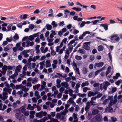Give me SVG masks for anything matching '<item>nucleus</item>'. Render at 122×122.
<instances>
[{
	"mask_svg": "<svg viewBox=\"0 0 122 122\" xmlns=\"http://www.w3.org/2000/svg\"><path fill=\"white\" fill-rule=\"evenodd\" d=\"M65 89L64 87H61L59 89V91L61 93H62L65 90Z\"/></svg>",
	"mask_w": 122,
	"mask_h": 122,
	"instance_id": "nucleus-35",
	"label": "nucleus"
},
{
	"mask_svg": "<svg viewBox=\"0 0 122 122\" xmlns=\"http://www.w3.org/2000/svg\"><path fill=\"white\" fill-rule=\"evenodd\" d=\"M93 65L92 64H90L89 65V68L91 70H92L93 69Z\"/></svg>",
	"mask_w": 122,
	"mask_h": 122,
	"instance_id": "nucleus-60",
	"label": "nucleus"
},
{
	"mask_svg": "<svg viewBox=\"0 0 122 122\" xmlns=\"http://www.w3.org/2000/svg\"><path fill=\"white\" fill-rule=\"evenodd\" d=\"M102 94L101 93H99V94H98L97 96L96 97L97 98H100L102 96Z\"/></svg>",
	"mask_w": 122,
	"mask_h": 122,
	"instance_id": "nucleus-46",
	"label": "nucleus"
},
{
	"mask_svg": "<svg viewBox=\"0 0 122 122\" xmlns=\"http://www.w3.org/2000/svg\"><path fill=\"white\" fill-rule=\"evenodd\" d=\"M104 65V63L102 62H100L99 63H96L95 64L94 67L96 68V66H97L98 67H101Z\"/></svg>",
	"mask_w": 122,
	"mask_h": 122,
	"instance_id": "nucleus-4",
	"label": "nucleus"
},
{
	"mask_svg": "<svg viewBox=\"0 0 122 122\" xmlns=\"http://www.w3.org/2000/svg\"><path fill=\"white\" fill-rule=\"evenodd\" d=\"M86 95V94L85 93L81 94L80 93H79L78 94V95L80 97H85Z\"/></svg>",
	"mask_w": 122,
	"mask_h": 122,
	"instance_id": "nucleus-28",
	"label": "nucleus"
},
{
	"mask_svg": "<svg viewBox=\"0 0 122 122\" xmlns=\"http://www.w3.org/2000/svg\"><path fill=\"white\" fill-rule=\"evenodd\" d=\"M100 26L103 27L105 30H107L108 29V25L107 24H102L100 25Z\"/></svg>",
	"mask_w": 122,
	"mask_h": 122,
	"instance_id": "nucleus-7",
	"label": "nucleus"
},
{
	"mask_svg": "<svg viewBox=\"0 0 122 122\" xmlns=\"http://www.w3.org/2000/svg\"><path fill=\"white\" fill-rule=\"evenodd\" d=\"M97 98L96 97H92L91 99V101H96V100Z\"/></svg>",
	"mask_w": 122,
	"mask_h": 122,
	"instance_id": "nucleus-63",
	"label": "nucleus"
},
{
	"mask_svg": "<svg viewBox=\"0 0 122 122\" xmlns=\"http://www.w3.org/2000/svg\"><path fill=\"white\" fill-rule=\"evenodd\" d=\"M22 66L21 65H19L18 66H16V69L15 70V71H18V72L20 71V70L21 69Z\"/></svg>",
	"mask_w": 122,
	"mask_h": 122,
	"instance_id": "nucleus-13",
	"label": "nucleus"
},
{
	"mask_svg": "<svg viewBox=\"0 0 122 122\" xmlns=\"http://www.w3.org/2000/svg\"><path fill=\"white\" fill-rule=\"evenodd\" d=\"M13 38L14 39H12V40L14 41H15V40H17L19 38V36L16 33L13 36Z\"/></svg>",
	"mask_w": 122,
	"mask_h": 122,
	"instance_id": "nucleus-11",
	"label": "nucleus"
},
{
	"mask_svg": "<svg viewBox=\"0 0 122 122\" xmlns=\"http://www.w3.org/2000/svg\"><path fill=\"white\" fill-rule=\"evenodd\" d=\"M75 58L76 60H80L82 59V57L81 56L77 55L75 56Z\"/></svg>",
	"mask_w": 122,
	"mask_h": 122,
	"instance_id": "nucleus-24",
	"label": "nucleus"
},
{
	"mask_svg": "<svg viewBox=\"0 0 122 122\" xmlns=\"http://www.w3.org/2000/svg\"><path fill=\"white\" fill-rule=\"evenodd\" d=\"M64 15L65 16V18H67V15L68 14L70 13V11L67 10H64Z\"/></svg>",
	"mask_w": 122,
	"mask_h": 122,
	"instance_id": "nucleus-10",
	"label": "nucleus"
},
{
	"mask_svg": "<svg viewBox=\"0 0 122 122\" xmlns=\"http://www.w3.org/2000/svg\"><path fill=\"white\" fill-rule=\"evenodd\" d=\"M23 15H22L19 16V19L20 20H21L22 19H25L26 18L27 16H28L29 15L26 14H25L23 15Z\"/></svg>",
	"mask_w": 122,
	"mask_h": 122,
	"instance_id": "nucleus-9",
	"label": "nucleus"
},
{
	"mask_svg": "<svg viewBox=\"0 0 122 122\" xmlns=\"http://www.w3.org/2000/svg\"><path fill=\"white\" fill-rule=\"evenodd\" d=\"M35 27V26L33 24H30L29 25V27L31 30L33 29Z\"/></svg>",
	"mask_w": 122,
	"mask_h": 122,
	"instance_id": "nucleus-29",
	"label": "nucleus"
},
{
	"mask_svg": "<svg viewBox=\"0 0 122 122\" xmlns=\"http://www.w3.org/2000/svg\"><path fill=\"white\" fill-rule=\"evenodd\" d=\"M81 98H79L76 101V102L78 104L80 103L81 101Z\"/></svg>",
	"mask_w": 122,
	"mask_h": 122,
	"instance_id": "nucleus-57",
	"label": "nucleus"
},
{
	"mask_svg": "<svg viewBox=\"0 0 122 122\" xmlns=\"http://www.w3.org/2000/svg\"><path fill=\"white\" fill-rule=\"evenodd\" d=\"M99 21L98 20H96L94 21H92L91 22L93 23L92 25H95L97 23V22H98Z\"/></svg>",
	"mask_w": 122,
	"mask_h": 122,
	"instance_id": "nucleus-38",
	"label": "nucleus"
},
{
	"mask_svg": "<svg viewBox=\"0 0 122 122\" xmlns=\"http://www.w3.org/2000/svg\"><path fill=\"white\" fill-rule=\"evenodd\" d=\"M7 66L6 65H5L3 66V67L2 68V69L3 71H6L7 69Z\"/></svg>",
	"mask_w": 122,
	"mask_h": 122,
	"instance_id": "nucleus-31",
	"label": "nucleus"
},
{
	"mask_svg": "<svg viewBox=\"0 0 122 122\" xmlns=\"http://www.w3.org/2000/svg\"><path fill=\"white\" fill-rule=\"evenodd\" d=\"M51 54L52 56L55 55L56 54V52L54 50H52L51 51Z\"/></svg>",
	"mask_w": 122,
	"mask_h": 122,
	"instance_id": "nucleus-50",
	"label": "nucleus"
},
{
	"mask_svg": "<svg viewBox=\"0 0 122 122\" xmlns=\"http://www.w3.org/2000/svg\"><path fill=\"white\" fill-rule=\"evenodd\" d=\"M118 35L117 34H114L108 38H110V40H108L110 41L111 40L112 41H118L120 40V38L119 37H118Z\"/></svg>",
	"mask_w": 122,
	"mask_h": 122,
	"instance_id": "nucleus-1",
	"label": "nucleus"
},
{
	"mask_svg": "<svg viewBox=\"0 0 122 122\" xmlns=\"http://www.w3.org/2000/svg\"><path fill=\"white\" fill-rule=\"evenodd\" d=\"M90 43L91 42H90L84 43V44L82 46L83 48L86 50H90V47L89 46H88V45H90Z\"/></svg>",
	"mask_w": 122,
	"mask_h": 122,
	"instance_id": "nucleus-2",
	"label": "nucleus"
},
{
	"mask_svg": "<svg viewBox=\"0 0 122 122\" xmlns=\"http://www.w3.org/2000/svg\"><path fill=\"white\" fill-rule=\"evenodd\" d=\"M78 51L82 54H84L86 53V51L85 50L83 49H81L79 48Z\"/></svg>",
	"mask_w": 122,
	"mask_h": 122,
	"instance_id": "nucleus-21",
	"label": "nucleus"
},
{
	"mask_svg": "<svg viewBox=\"0 0 122 122\" xmlns=\"http://www.w3.org/2000/svg\"><path fill=\"white\" fill-rule=\"evenodd\" d=\"M40 84H38L37 85H36L34 86H33V89L34 90H36V89H38L40 87Z\"/></svg>",
	"mask_w": 122,
	"mask_h": 122,
	"instance_id": "nucleus-18",
	"label": "nucleus"
},
{
	"mask_svg": "<svg viewBox=\"0 0 122 122\" xmlns=\"http://www.w3.org/2000/svg\"><path fill=\"white\" fill-rule=\"evenodd\" d=\"M61 85L62 86H65V88L67 89H68L69 88V84L67 82L61 83Z\"/></svg>",
	"mask_w": 122,
	"mask_h": 122,
	"instance_id": "nucleus-6",
	"label": "nucleus"
},
{
	"mask_svg": "<svg viewBox=\"0 0 122 122\" xmlns=\"http://www.w3.org/2000/svg\"><path fill=\"white\" fill-rule=\"evenodd\" d=\"M85 24V21H82V22L81 23L80 25V27L81 28L83 27L84 26Z\"/></svg>",
	"mask_w": 122,
	"mask_h": 122,
	"instance_id": "nucleus-47",
	"label": "nucleus"
},
{
	"mask_svg": "<svg viewBox=\"0 0 122 122\" xmlns=\"http://www.w3.org/2000/svg\"><path fill=\"white\" fill-rule=\"evenodd\" d=\"M113 100H111L108 104V106L109 107H111V106H112L113 105Z\"/></svg>",
	"mask_w": 122,
	"mask_h": 122,
	"instance_id": "nucleus-52",
	"label": "nucleus"
},
{
	"mask_svg": "<svg viewBox=\"0 0 122 122\" xmlns=\"http://www.w3.org/2000/svg\"><path fill=\"white\" fill-rule=\"evenodd\" d=\"M10 87H12L13 89H14L15 88V86L14 85V84L12 83H11L10 84Z\"/></svg>",
	"mask_w": 122,
	"mask_h": 122,
	"instance_id": "nucleus-51",
	"label": "nucleus"
},
{
	"mask_svg": "<svg viewBox=\"0 0 122 122\" xmlns=\"http://www.w3.org/2000/svg\"><path fill=\"white\" fill-rule=\"evenodd\" d=\"M24 114L25 115V116H28L29 115V112L27 111L26 112H25L24 113Z\"/></svg>",
	"mask_w": 122,
	"mask_h": 122,
	"instance_id": "nucleus-44",
	"label": "nucleus"
},
{
	"mask_svg": "<svg viewBox=\"0 0 122 122\" xmlns=\"http://www.w3.org/2000/svg\"><path fill=\"white\" fill-rule=\"evenodd\" d=\"M69 102L71 104L73 103V102H74L73 100V98L72 97H71L70 98L68 101H67V103H68V102Z\"/></svg>",
	"mask_w": 122,
	"mask_h": 122,
	"instance_id": "nucleus-33",
	"label": "nucleus"
},
{
	"mask_svg": "<svg viewBox=\"0 0 122 122\" xmlns=\"http://www.w3.org/2000/svg\"><path fill=\"white\" fill-rule=\"evenodd\" d=\"M100 85V84L99 83H96L93 85V86L94 87H98Z\"/></svg>",
	"mask_w": 122,
	"mask_h": 122,
	"instance_id": "nucleus-40",
	"label": "nucleus"
},
{
	"mask_svg": "<svg viewBox=\"0 0 122 122\" xmlns=\"http://www.w3.org/2000/svg\"><path fill=\"white\" fill-rule=\"evenodd\" d=\"M113 108L111 107H108L105 109V112H111V111H113Z\"/></svg>",
	"mask_w": 122,
	"mask_h": 122,
	"instance_id": "nucleus-5",
	"label": "nucleus"
},
{
	"mask_svg": "<svg viewBox=\"0 0 122 122\" xmlns=\"http://www.w3.org/2000/svg\"><path fill=\"white\" fill-rule=\"evenodd\" d=\"M51 61L50 60H47L46 62V68L50 67L51 66V64L50 63Z\"/></svg>",
	"mask_w": 122,
	"mask_h": 122,
	"instance_id": "nucleus-8",
	"label": "nucleus"
},
{
	"mask_svg": "<svg viewBox=\"0 0 122 122\" xmlns=\"http://www.w3.org/2000/svg\"><path fill=\"white\" fill-rule=\"evenodd\" d=\"M87 71V70L86 68L84 67L83 68L82 70V73L84 74H86Z\"/></svg>",
	"mask_w": 122,
	"mask_h": 122,
	"instance_id": "nucleus-22",
	"label": "nucleus"
},
{
	"mask_svg": "<svg viewBox=\"0 0 122 122\" xmlns=\"http://www.w3.org/2000/svg\"><path fill=\"white\" fill-rule=\"evenodd\" d=\"M117 88L116 87L113 88L112 89L111 92L112 93H114L117 91Z\"/></svg>",
	"mask_w": 122,
	"mask_h": 122,
	"instance_id": "nucleus-37",
	"label": "nucleus"
},
{
	"mask_svg": "<svg viewBox=\"0 0 122 122\" xmlns=\"http://www.w3.org/2000/svg\"><path fill=\"white\" fill-rule=\"evenodd\" d=\"M69 94L71 96L73 95L72 93L73 91L72 90L70 89H69Z\"/></svg>",
	"mask_w": 122,
	"mask_h": 122,
	"instance_id": "nucleus-39",
	"label": "nucleus"
},
{
	"mask_svg": "<svg viewBox=\"0 0 122 122\" xmlns=\"http://www.w3.org/2000/svg\"><path fill=\"white\" fill-rule=\"evenodd\" d=\"M24 116L21 114L20 112L17 113L15 115V117L17 119L19 120H22L23 119L22 117Z\"/></svg>",
	"mask_w": 122,
	"mask_h": 122,
	"instance_id": "nucleus-3",
	"label": "nucleus"
},
{
	"mask_svg": "<svg viewBox=\"0 0 122 122\" xmlns=\"http://www.w3.org/2000/svg\"><path fill=\"white\" fill-rule=\"evenodd\" d=\"M111 119L112 122H115L117 120V119L114 117H111Z\"/></svg>",
	"mask_w": 122,
	"mask_h": 122,
	"instance_id": "nucleus-34",
	"label": "nucleus"
},
{
	"mask_svg": "<svg viewBox=\"0 0 122 122\" xmlns=\"http://www.w3.org/2000/svg\"><path fill=\"white\" fill-rule=\"evenodd\" d=\"M69 46V47L68 48V50H69L70 51V52H71L72 50V49L73 47V46L70 45Z\"/></svg>",
	"mask_w": 122,
	"mask_h": 122,
	"instance_id": "nucleus-25",
	"label": "nucleus"
},
{
	"mask_svg": "<svg viewBox=\"0 0 122 122\" xmlns=\"http://www.w3.org/2000/svg\"><path fill=\"white\" fill-rule=\"evenodd\" d=\"M32 100L34 103H36L37 102V100L35 97H33L32 98Z\"/></svg>",
	"mask_w": 122,
	"mask_h": 122,
	"instance_id": "nucleus-56",
	"label": "nucleus"
},
{
	"mask_svg": "<svg viewBox=\"0 0 122 122\" xmlns=\"http://www.w3.org/2000/svg\"><path fill=\"white\" fill-rule=\"evenodd\" d=\"M64 25V21H62L59 24V26H63Z\"/></svg>",
	"mask_w": 122,
	"mask_h": 122,
	"instance_id": "nucleus-58",
	"label": "nucleus"
},
{
	"mask_svg": "<svg viewBox=\"0 0 122 122\" xmlns=\"http://www.w3.org/2000/svg\"><path fill=\"white\" fill-rule=\"evenodd\" d=\"M90 60L92 61H93L95 59L93 55H92L90 56Z\"/></svg>",
	"mask_w": 122,
	"mask_h": 122,
	"instance_id": "nucleus-53",
	"label": "nucleus"
},
{
	"mask_svg": "<svg viewBox=\"0 0 122 122\" xmlns=\"http://www.w3.org/2000/svg\"><path fill=\"white\" fill-rule=\"evenodd\" d=\"M111 69L110 66H109L107 68V71H106V75L107 76V75L111 72Z\"/></svg>",
	"mask_w": 122,
	"mask_h": 122,
	"instance_id": "nucleus-14",
	"label": "nucleus"
},
{
	"mask_svg": "<svg viewBox=\"0 0 122 122\" xmlns=\"http://www.w3.org/2000/svg\"><path fill=\"white\" fill-rule=\"evenodd\" d=\"M26 111V109L24 107L22 106L21 107V111L22 113H24Z\"/></svg>",
	"mask_w": 122,
	"mask_h": 122,
	"instance_id": "nucleus-27",
	"label": "nucleus"
},
{
	"mask_svg": "<svg viewBox=\"0 0 122 122\" xmlns=\"http://www.w3.org/2000/svg\"><path fill=\"white\" fill-rule=\"evenodd\" d=\"M40 38L43 41H44L45 40V39L44 38V37L43 36V34H41L40 35Z\"/></svg>",
	"mask_w": 122,
	"mask_h": 122,
	"instance_id": "nucleus-41",
	"label": "nucleus"
},
{
	"mask_svg": "<svg viewBox=\"0 0 122 122\" xmlns=\"http://www.w3.org/2000/svg\"><path fill=\"white\" fill-rule=\"evenodd\" d=\"M90 103L92 105L95 106L97 105V104L96 102H94L92 101H91L90 102Z\"/></svg>",
	"mask_w": 122,
	"mask_h": 122,
	"instance_id": "nucleus-26",
	"label": "nucleus"
},
{
	"mask_svg": "<svg viewBox=\"0 0 122 122\" xmlns=\"http://www.w3.org/2000/svg\"><path fill=\"white\" fill-rule=\"evenodd\" d=\"M51 24L53 26V27L55 28L57 26V24L56 23L55 21H53L52 22Z\"/></svg>",
	"mask_w": 122,
	"mask_h": 122,
	"instance_id": "nucleus-23",
	"label": "nucleus"
},
{
	"mask_svg": "<svg viewBox=\"0 0 122 122\" xmlns=\"http://www.w3.org/2000/svg\"><path fill=\"white\" fill-rule=\"evenodd\" d=\"M7 107V106L5 104H4L3 107V108H0V110L4 111Z\"/></svg>",
	"mask_w": 122,
	"mask_h": 122,
	"instance_id": "nucleus-49",
	"label": "nucleus"
},
{
	"mask_svg": "<svg viewBox=\"0 0 122 122\" xmlns=\"http://www.w3.org/2000/svg\"><path fill=\"white\" fill-rule=\"evenodd\" d=\"M67 38H64V39L62 40V43L64 42L65 44H66V42L67 40Z\"/></svg>",
	"mask_w": 122,
	"mask_h": 122,
	"instance_id": "nucleus-61",
	"label": "nucleus"
},
{
	"mask_svg": "<svg viewBox=\"0 0 122 122\" xmlns=\"http://www.w3.org/2000/svg\"><path fill=\"white\" fill-rule=\"evenodd\" d=\"M56 74L58 76L61 77H63V78H66L67 76V75L66 74L64 76H63L61 74L58 73H56Z\"/></svg>",
	"mask_w": 122,
	"mask_h": 122,
	"instance_id": "nucleus-20",
	"label": "nucleus"
},
{
	"mask_svg": "<svg viewBox=\"0 0 122 122\" xmlns=\"http://www.w3.org/2000/svg\"><path fill=\"white\" fill-rule=\"evenodd\" d=\"M108 99H106L103 101V104L105 105L107 104V102L108 101Z\"/></svg>",
	"mask_w": 122,
	"mask_h": 122,
	"instance_id": "nucleus-45",
	"label": "nucleus"
},
{
	"mask_svg": "<svg viewBox=\"0 0 122 122\" xmlns=\"http://www.w3.org/2000/svg\"><path fill=\"white\" fill-rule=\"evenodd\" d=\"M88 96L89 97H90L91 96H95L94 93L93 92L89 91L88 94Z\"/></svg>",
	"mask_w": 122,
	"mask_h": 122,
	"instance_id": "nucleus-17",
	"label": "nucleus"
},
{
	"mask_svg": "<svg viewBox=\"0 0 122 122\" xmlns=\"http://www.w3.org/2000/svg\"><path fill=\"white\" fill-rule=\"evenodd\" d=\"M40 12L39 10L38 9H37L36 10L34 11L33 13L34 14H38Z\"/></svg>",
	"mask_w": 122,
	"mask_h": 122,
	"instance_id": "nucleus-48",
	"label": "nucleus"
},
{
	"mask_svg": "<svg viewBox=\"0 0 122 122\" xmlns=\"http://www.w3.org/2000/svg\"><path fill=\"white\" fill-rule=\"evenodd\" d=\"M120 75L119 73H117L116 74V76H113V78L114 79H116L118 78V77L120 76Z\"/></svg>",
	"mask_w": 122,
	"mask_h": 122,
	"instance_id": "nucleus-15",
	"label": "nucleus"
},
{
	"mask_svg": "<svg viewBox=\"0 0 122 122\" xmlns=\"http://www.w3.org/2000/svg\"><path fill=\"white\" fill-rule=\"evenodd\" d=\"M51 122H59V121L56 119H54L52 118L51 119Z\"/></svg>",
	"mask_w": 122,
	"mask_h": 122,
	"instance_id": "nucleus-42",
	"label": "nucleus"
},
{
	"mask_svg": "<svg viewBox=\"0 0 122 122\" xmlns=\"http://www.w3.org/2000/svg\"><path fill=\"white\" fill-rule=\"evenodd\" d=\"M25 51H24L22 52H21V55H24V57H27L29 56V55L25 53Z\"/></svg>",
	"mask_w": 122,
	"mask_h": 122,
	"instance_id": "nucleus-19",
	"label": "nucleus"
},
{
	"mask_svg": "<svg viewBox=\"0 0 122 122\" xmlns=\"http://www.w3.org/2000/svg\"><path fill=\"white\" fill-rule=\"evenodd\" d=\"M45 27L47 29V30H49L51 29L52 26L51 25L47 24H46V26H45Z\"/></svg>",
	"mask_w": 122,
	"mask_h": 122,
	"instance_id": "nucleus-12",
	"label": "nucleus"
},
{
	"mask_svg": "<svg viewBox=\"0 0 122 122\" xmlns=\"http://www.w3.org/2000/svg\"><path fill=\"white\" fill-rule=\"evenodd\" d=\"M89 85V83H88L83 82L81 86L82 87H84L86 86H88Z\"/></svg>",
	"mask_w": 122,
	"mask_h": 122,
	"instance_id": "nucleus-36",
	"label": "nucleus"
},
{
	"mask_svg": "<svg viewBox=\"0 0 122 122\" xmlns=\"http://www.w3.org/2000/svg\"><path fill=\"white\" fill-rule=\"evenodd\" d=\"M104 48L102 45H100L98 46L97 47V49L99 51H102L104 49Z\"/></svg>",
	"mask_w": 122,
	"mask_h": 122,
	"instance_id": "nucleus-16",
	"label": "nucleus"
},
{
	"mask_svg": "<svg viewBox=\"0 0 122 122\" xmlns=\"http://www.w3.org/2000/svg\"><path fill=\"white\" fill-rule=\"evenodd\" d=\"M122 81L121 79L119 80L116 82L115 84L117 85H119L120 84L122 83Z\"/></svg>",
	"mask_w": 122,
	"mask_h": 122,
	"instance_id": "nucleus-30",
	"label": "nucleus"
},
{
	"mask_svg": "<svg viewBox=\"0 0 122 122\" xmlns=\"http://www.w3.org/2000/svg\"><path fill=\"white\" fill-rule=\"evenodd\" d=\"M88 90V88L87 87H85L83 89V92H86Z\"/></svg>",
	"mask_w": 122,
	"mask_h": 122,
	"instance_id": "nucleus-55",
	"label": "nucleus"
},
{
	"mask_svg": "<svg viewBox=\"0 0 122 122\" xmlns=\"http://www.w3.org/2000/svg\"><path fill=\"white\" fill-rule=\"evenodd\" d=\"M73 116L74 119H76L77 118V114L75 113H73Z\"/></svg>",
	"mask_w": 122,
	"mask_h": 122,
	"instance_id": "nucleus-59",
	"label": "nucleus"
},
{
	"mask_svg": "<svg viewBox=\"0 0 122 122\" xmlns=\"http://www.w3.org/2000/svg\"><path fill=\"white\" fill-rule=\"evenodd\" d=\"M76 71L77 74L80 75L79 70L78 68L76 67Z\"/></svg>",
	"mask_w": 122,
	"mask_h": 122,
	"instance_id": "nucleus-54",
	"label": "nucleus"
},
{
	"mask_svg": "<svg viewBox=\"0 0 122 122\" xmlns=\"http://www.w3.org/2000/svg\"><path fill=\"white\" fill-rule=\"evenodd\" d=\"M107 97V96L105 95H104L101 98V100L102 101L104 99H105Z\"/></svg>",
	"mask_w": 122,
	"mask_h": 122,
	"instance_id": "nucleus-64",
	"label": "nucleus"
},
{
	"mask_svg": "<svg viewBox=\"0 0 122 122\" xmlns=\"http://www.w3.org/2000/svg\"><path fill=\"white\" fill-rule=\"evenodd\" d=\"M75 41V40L74 39L71 41L70 42L68 43V46H69L70 45H71L74 43Z\"/></svg>",
	"mask_w": 122,
	"mask_h": 122,
	"instance_id": "nucleus-32",
	"label": "nucleus"
},
{
	"mask_svg": "<svg viewBox=\"0 0 122 122\" xmlns=\"http://www.w3.org/2000/svg\"><path fill=\"white\" fill-rule=\"evenodd\" d=\"M34 39V37L32 36L31 35L29 36V38H28V40L30 41H32Z\"/></svg>",
	"mask_w": 122,
	"mask_h": 122,
	"instance_id": "nucleus-43",
	"label": "nucleus"
},
{
	"mask_svg": "<svg viewBox=\"0 0 122 122\" xmlns=\"http://www.w3.org/2000/svg\"><path fill=\"white\" fill-rule=\"evenodd\" d=\"M12 49L13 51L14 52H16L17 50V49L16 47H13L12 48Z\"/></svg>",
	"mask_w": 122,
	"mask_h": 122,
	"instance_id": "nucleus-62",
	"label": "nucleus"
}]
</instances>
